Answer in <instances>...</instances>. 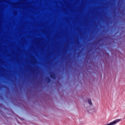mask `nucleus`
<instances>
[{
  "label": "nucleus",
  "mask_w": 125,
  "mask_h": 125,
  "mask_svg": "<svg viewBox=\"0 0 125 125\" xmlns=\"http://www.w3.org/2000/svg\"><path fill=\"white\" fill-rule=\"evenodd\" d=\"M121 119H116L109 124H105V125H115L117 123H119V122H121Z\"/></svg>",
  "instance_id": "1"
},
{
  "label": "nucleus",
  "mask_w": 125,
  "mask_h": 125,
  "mask_svg": "<svg viewBox=\"0 0 125 125\" xmlns=\"http://www.w3.org/2000/svg\"><path fill=\"white\" fill-rule=\"evenodd\" d=\"M88 102L90 105H92V102H91V100H88Z\"/></svg>",
  "instance_id": "2"
},
{
  "label": "nucleus",
  "mask_w": 125,
  "mask_h": 125,
  "mask_svg": "<svg viewBox=\"0 0 125 125\" xmlns=\"http://www.w3.org/2000/svg\"><path fill=\"white\" fill-rule=\"evenodd\" d=\"M46 81L47 82H48V83H50V81H51L50 79L49 78H47Z\"/></svg>",
  "instance_id": "3"
},
{
  "label": "nucleus",
  "mask_w": 125,
  "mask_h": 125,
  "mask_svg": "<svg viewBox=\"0 0 125 125\" xmlns=\"http://www.w3.org/2000/svg\"><path fill=\"white\" fill-rule=\"evenodd\" d=\"M54 76H55L54 74H51L50 75L51 78H52L53 79H54Z\"/></svg>",
  "instance_id": "4"
}]
</instances>
